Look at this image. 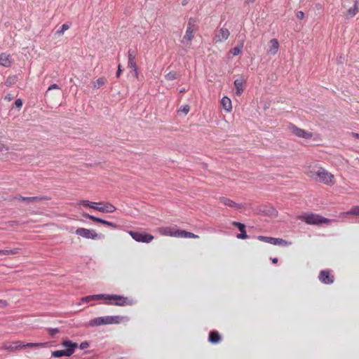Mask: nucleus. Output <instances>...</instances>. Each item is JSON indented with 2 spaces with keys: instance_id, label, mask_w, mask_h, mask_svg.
<instances>
[{
  "instance_id": "nucleus-1",
  "label": "nucleus",
  "mask_w": 359,
  "mask_h": 359,
  "mask_svg": "<svg viewBox=\"0 0 359 359\" xmlns=\"http://www.w3.org/2000/svg\"><path fill=\"white\" fill-rule=\"evenodd\" d=\"M102 299L113 300L114 302H110L108 304H113L116 306H126L131 304V302L128 299L127 297H124L121 295L117 294H93L88 295L81 298V301L83 302H88L92 300H100Z\"/></svg>"
},
{
  "instance_id": "nucleus-2",
  "label": "nucleus",
  "mask_w": 359,
  "mask_h": 359,
  "mask_svg": "<svg viewBox=\"0 0 359 359\" xmlns=\"http://www.w3.org/2000/svg\"><path fill=\"white\" fill-rule=\"evenodd\" d=\"M62 346L66 347L65 350H57L52 352L51 355L54 358H60L62 356H71L78 347V344L72 342L70 340H64L62 342Z\"/></svg>"
},
{
  "instance_id": "nucleus-3",
  "label": "nucleus",
  "mask_w": 359,
  "mask_h": 359,
  "mask_svg": "<svg viewBox=\"0 0 359 359\" xmlns=\"http://www.w3.org/2000/svg\"><path fill=\"white\" fill-rule=\"evenodd\" d=\"M297 218L310 225L328 224L330 221L329 219L323 217L320 215L313 213L301 215Z\"/></svg>"
},
{
  "instance_id": "nucleus-4",
  "label": "nucleus",
  "mask_w": 359,
  "mask_h": 359,
  "mask_svg": "<svg viewBox=\"0 0 359 359\" xmlns=\"http://www.w3.org/2000/svg\"><path fill=\"white\" fill-rule=\"evenodd\" d=\"M195 22L196 21L194 18H190L189 20L186 33L181 41L183 44L189 45L191 41L193 40L194 37V32L196 30Z\"/></svg>"
},
{
  "instance_id": "nucleus-5",
  "label": "nucleus",
  "mask_w": 359,
  "mask_h": 359,
  "mask_svg": "<svg viewBox=\"0 0 359 359\" xmlns=\"http://www.w3.org/2000/svg\"><path fill=\"white\" fill-rule=\"evenodd\" d=\"M316 180L325 184H334V175L323 168H318Z\"/></svg>"
},
{
  "instance_id": "nucleus-6",
  "label": "nucleus",
  "mask_w": 359,
  "mask_h": 359,
  "mask_svg": "<svg viewBox=\"0 0 359 359\" xmlns=\"http://www.w3.org/2000/svg\"><path fill=\"white\" fill-rule=\"evenodd\" d=\"M288 130L295 136L304 139H311L313 137V134L304 129L299 128L294 124L290 123L287 125Z\"/></svg>"
},
{
  "instance_id": "nucleus-7",
  "label": "nucleus",
  "mask_w": 359,
  "mask_h": 359,
  "mask_svg": "<svg viewBox=\"0 0 359 359\" xmlns=\"http://www.w3.org/2000/svg\"><path fill=\"white\" fill-rule=\"evenodd\" d=\"M128 233L137 242L149 243L154 239V236L152 235L147 233L130 231H128Z\"/></svg>"
},
{
  "instance_id": "nucleus-8",
  "label": "nucleus",
  "mask_w": 359,
  "mask_h": 359,
  "mask_svg": "<svg viewBox=\"0 0 359 359\" xmlns=\"http://www.w3.org/2000/svg\"><path fill=\"white\" fill-rule=\"evenodd\" d=\"M76 234L85 238H91L93 240L101 238V236L97 234L95 230L88 229L85 228H78L76 231Z\"/></svg>"
},
{
  "instance_id": "nucleus-9",
  "label": "nucleus",
  "mask_w": 359,
  "mask_h": 359,
  "mask_svg": "<svg viewBox=\"0 0 359 359\" xmlns=\"http://www.w3.org/2000/svg\"><path fill=\"white\" fill-rule=\"evenodd\" d=\"M258 240L270 243L274 245H287V242L282 238H276L269 236H259L257 237Z\"/></svg>"
},
{
  "instance_id": "nucleus-10",
  "label": "nucleus",
  "mask_w": 359,
  "mask_h": 359,
  "mask_svg": "<svg viewBox=\"0 0 359 359\" xmlns=\"http://www.w3.org/2000/svg\"><path fill=\"white\" fill-rule=\"evenodd\" d=\"M230 35L228 29L222 27L215 34L214 41L215 43H222L226 41Z\"/></svg>"
},
{
  "instance_id": "nucleus-11",
  "label": "nucleus",
  "mask_w": 359,
  "mask_h": 359,
  "mask_svg": "<svg viewBox=\"0 0 359 359\" xmlns=\"http://www.w3.org/2000/svg\"><path fill=\"white\" fill-rule=\"evenodd\" d=\"M318 278L320 281L324 284H332L334 283V276L330 274V271L323 270L320 272Z\"/></svg>"
},
{
  "instance_id": "nucleus-12",
  "label": "nucleus",
  "mask_w": 359,
  "mask_h": 359,
  "mask_svg": "<svg viewBox=\"0 0 359 359\" xmlns=\"http://www.w3.org/2000/svg\"><path fill=\"white\" fill-rule=\"evenodd\" d=\"M83 217L86 218V219H91L93 222H99V223H101L102 224L109 226H110V227H111L113 229H116L117 227V225L115 224L113 222H111L102 219L101 218L95 217L93 215H90L87 214V213H83Z\"/></svg>"
},
{
  "instance_id": "nucleus-13",
  "label": "nucleus",
  "mask_w": 359,
  "mask_h": 359,
  "mask_svg": "<svg viewBox=\"0 0 359 359\" xmlns=\"http://www.w3.org/2000/svg\"><path fill=\"white\" fill-rule=\"evenodd\" d=\"M107 316L95 318L89 321V325L91 327L100 326L102 325H109Z\"/></svg>"
},
{
  "instance_id": "nucleus-14",
  "label": "nucleus",
  "mask_w": 359,
  "mask_h": 359,
  "mask_svg": "<svg viewBox=\"0 0 359 359\" xmlns=\"http://www.w3.org/2000/svg\"><path fill=\"white\" fill-rule=\"evenodd\" d=\"M116 210V207L110 203H105L98 205L97 210L101 212L112 213Z\"/></svg>"
},
{
  "instance_id": "nucleus-15",
  "label": "nucleus",
  "mask_w": 359,
  "mask_h": 359,
  "mask_svg": "<svg viewBox=\"0 0 359 359\" xmlns=\"http://www.w3.org/2000/svg\"><path fill=\"white\" fill-rule=\"evenodd\" d=\"M50 198L47 196H31V197H25L20 196L18 198L19 201H25L27 203H39L43 201H48Z\"/></svg>"
},
{
  "instance_id": "nucleus-16",
  "label": "nucleus",
  "mask_w": 359,
  "mask_h": 359,
  "mask_svg": "<svg viewBox=\"0 0 359 359\" xmlns=\"http://www.w3.org/2000/svg\"><path fill=\"white\" fill-rule=\"evenodd\" d=\"M169 235L175 236V237H182V238H198V236L191 233L189 232L184 230H177L173 233H170Z\"/></svg>"
},
{
  "instance_id": "nucleus-17",
  "label": "nucleus",
  "mask_w": 359,
  "mask_h": 359,
  "mask_svg": "<svg viewBox=\"0 0 359 359\" xmlns=\"http://www.w3.org/2000/svg\"><path fill=\"white\" fill-rule=\"evenodd\" d=\"M3 348L9 351H15L20 349V341H6L3 345Z\"/></svg>"
},
{
  "instance_id": "nucleus-18",
  "label": "nucleus",
  "mask_w": 359,
  "mask_h": 359,
  "mask_svg": "<svg viewBox=\"0 0 359 359\" xmlns=\"http://www.w3.org/2000/svg\"><path fill=\"white\" fill-rule=\"evenodd\" d=\"M12 65V59L11 55L3 53L0 55V65L9 67Z\"/></svg>"
},
{
  "instance_id": "nucleus-19",
  "label": "nucleus",
  "mask_w": 359,
  "mask_h": 359,
  "mask_svg": "<svg viewBox=\"0 0 359 359\" xmlns=\"http://www.w3.org/2000/svg\"><path fill=\"white\" fill-rule=\"evenodd\" d=\"M232 224L234 226H236L239 231L240 233L237 234L236 237L239 239H245L248 238V235L245 231V225L242 223H240L238 222H233Z\"/></svg>"
},
{
  "instance_id": "nucleus-20",
  "label": "nucleus",
  "mask_w": 359,
  "mask_h": 359,
  "mask_svg": "<svg viewBox=\"0 0 359 359\" xmlns=\"http://www.w3.org/2000/svg\"><path fill=\"white\" fill-rule=\"evenodd\" d=\"M219 201L226 206L233 208L236 209L241 208V205L233 201L232 200L226 197H219Z\"/></svg>"
},
{
  "instance_id": "nucleus-21",
  "label": "nucleus",
  "mask_w": 359,
  "mask_h": 359,
  "mask_svg": "<svg viewBox=\"0 0 359 359\" xmlns=\"http://www.w3.org/2000/svg\"><path fill=\"white\" fill-rule=\"evenodd\" d=\"M270 46L268 49V53L271 55H276L279 48V43L277 39H273L269 41Z\"/></svg>"
},
{
  "instance_id": "nucleus-22",
  "label": "nucleus",
  "mask_w": 359,
  "mask_h": 359,
  "mask_svg": "<svg viewBox=\"0 0 359 359\" xmlns=\"http://www.w3.org/2000/svg\"><path fill=\"white\" fill-rule=\"evenodd\" d=\"M208 340L212 344H217L220 341L221 337L217 331H211L209 333Z\"/></svg>"
},
{
  "instance_id": "nucleus-23",
  "label": "nucleus",
  "mask_w": 359,
  "mask_h": 359,
  "mask_svg": "<svg viewBox=\"0 0 359 359\" xmlns=\"http://www.w3.org/2000/svg\"><path fill=\"white\" fill-rule=\"evenodd\" d=\"M358 1H355L353 6L350 8L347 11L346 17L348 18H351L354 17L357 14V13L358 11Z\"/></svg>"
},
{
  "instance_id": "nucleus-24",
  "label": "nucleus",
  "mask_w": 359,
  "mask_h": 359,
  "mask_svg": "<svg viewBox=\"0 0 359 359\" xmlns=\"http://www.w3.org/2000/svg\"><path fill=\"white\" fill-rule=\"evenodd\" d=\"M221 104L222 107L227 111H230L231 109H232L231 101L227 97H224L221 100Z\"/></svg>"
},
{
  "instance_id": "nucleus-25",
  "label": "nucleus",
  "mask_w": 359,
  "mask_h": 359,
  "mask_svg": "<svg viewBox=\"0 0 359 359\" xmlns=\"http://www.w3.org/2000/svg\"><path fill=\"white\" fill-rule=\"evenodd\" d=\"M46 345V343H24L20 341V349L26 348L41 347Z\"/></svg>"
},
{
  "instance_id": "nucleus-26",
  "label": "nucleus",
  "mask_w": 359,
  "mask_h": 359,
  "mask_svg": "<svg viewBox=\"0 0 359 359\" xmlns=\"http://www.w3.org/2000/svg\"><path fill=\"white\" fill-rule=\"evenodd\" d=\"M243 81L242 79H236L234 81V86H235V88L236 90V93L237 95H241V94L242 93V92L243 90Z\"/></svg>"
},
{
  "instance_id": "nucleus-27",
  "label": "nucleus",
  "mask_w": 359,
  "mask_h": 359,
  "mask_svg": "<svg viewBox=\"0 0 359 359\" xmlns=\"http://www.w3.org/2000/svg\"><path fill=\"white\" fill-rule=\"evenodd\" d=\"M80 204L85 205V206H88L90 208H93V209L97 210V205H102V203H95V202H90L88 200H82V201H81Z\"/></svg>"
},
{
  "instance_id": "nucleus-28",
  "label": "nucleus",
  "mask_w": 359,
  "mask_h": 359,
  "mask_svg": "<svg viewBox=\"0 0 359 359\" xmlns=\"http://www.w3.org/2000/svg\"><path fill=\"white\" fill-rule=\"evenodd\" d=\"M319 167H317V166H314V167H309L308 170L306 171V175L316 180V178L317 177V171H318V168Z\"/></svg>"
},
{
  "instance_id": "nucleus-29",
  "label": "nucleus",
  "mask_w": 359,
  "mask_h": 359,
  "mask_svg": "<svg viewBox=\"0 0 359 359\" xmlns=\"http://www.w3.org/2000/svg\"><path fill=\"white\" fill-rule=\"evenodd\" d=\"M18 81V76L16 75H11L6 78L5 81V85L8 87H11L14 85Z\"/></svg>"
},
{
  "instance_id": "nucleus-30",
  "label": "nucleus",
  "mask_w": 359,
  "mask_h": 359,
  "mask_svg": "<svg viewBox=\"0 0 359 359\" xmlns=\"http://www.w3.org/2000/svg\"><path fill=\"white\" fill-rule=\"evenodd\" d=\"M70 27V24L65 23L63 24L57 31L55 32V34L58 36L62 35L65 31L69 29Z\"/></svg>"
},
{
  "instance_id": "nucleus-31",
  "label": "nucleus",
  "mask_w": 359,
  "mask_h": 359,
  "mask_svg": "<svg viewBox=\"0 0 359 359\" xmlns=\"http://www.w3.org/2000/svg\"><path fill=\"white\" fill-rule=\"evenodd\" d=\"M122 317L118 316H108L109 324H118L121 323Z\"/></svg>"
},
{
  "instance_id": "nucleus-32",
  "label": "nucleus",
  "mask_w": 359,
  "mask_h": 359,
  "mask_svg": "<svg viewBox=\"0 0 359 359\" xmlns=\"http://www.w3.org/2000/svg\"><path fill=\"white\" fill-rule=\"evenodd\" d=\"M19 248H14L11 250H0L1 255H15L18 253Z\"/></svg>"
},
{
  "instance_id": "nucleus-33",
  "label": "nucleus",
  "mask_w": 359,
  "mask_h": 359,
  "mask_svg": "<svg viewBox=\"0 0 359 359\" xmlns=\"http://www.w3.org/2000/svg\"><path fill=\"white\" fill-rule=\"evenodd\" d=\"M105 83V79L100 77L93 82V87L94 88H99Z\"/></svg>"
},
{
  "instance_id": "nucleus-34",
  "label": "nucleus",
  "mask_w": 359,
  "mask_h": 359,
  "mask_svg": "<svg viewBox=\"0 0 359 359\" xmlns=\"http://www.w3.org/2000/svg\"><path fill=\"white\" fill-rule=\"evenodd\" d=\"M128 67L130 69H131L133 71H134L135 76H137V67L135 60H128Z\"/></svg>"
},
{
  "instance_id": "nucleus-35",
  "label": "nucleus",
  "mask_w": 359,
  "mask_h": 359,
  "mask_svg": "<svg viewBox=\"0 0 359 359\" xmlns=\"http://www.w3.org/2000/svg\"><path fill=\"white\" fill-rule=\"evenodd\" d=\"M346 214L359 215V206H353L349 211L346 212Z\"/></svg>"
},
{
  "instance_id": "nucleus-36",
  "label": "nucleus",
  "mask_w": 359,
  "mask_h": 359,
  "mask_svg": "<svg viewBox=\"0 0 359 359\" xmlns=\"http://www.w3.org/2000/svg\"><path fill=\"white\" fill-rule=\"evenodd\" d=\"M242 47H243V44L241 45V46H236V47H234L233 48H232L231 50V53L233 55H239L241 53V49H242Z\"/></svg>"
},
{
  "instance_id": "nucleus-37",
  "label": "nucleus",
  "mask_w": 359,
  "mask_h": 359,
  "mask_svg": "<svg viewBox=\"0 0 359 359\" xmlns=\"http://www.w3.org/2000/svg\"><path fill=\"white\" fill-rule=\"evenodd\" d=\"M165 79L168 81H172L177 79V74L173 72H170L165 75Z\"/></svg>"
},
{
  "instance_id": "nucleus-38",
  "label": "nucleus",
  "mask_w": 359,
  "mask_h": 359,
  "mask_svg": "<svg viewBox=\"0 0 359 359\" xmlns=\"http://www.w3.org/2000/svg\"><path fill=\"white\" fill-rule=\"evenodd\" d=\"M189 109H190V107L189 105L187 104H185V105H182L180 109H179V111H181V112H183L185 114H188V112L189 111Z\"/></svg>"
},
{
  "instance_id": "nucleus-39",
  "label": "nucleus",
  "mask_w": 359,
  "mask_h": 359,
  "mask_svg": "<svg viewBox=\"0 0 359 359\" xmlns=\"http://www.w3.org/2000/svg\"><path fill=\"white\" fill-rule=\"evenodd\" d=\"M60 330L58 328H48V332L51 336L53 337L55 334L58 333Z\"/></svg>"
},
{
  "instance_id": "nucleus-40",
  "label": "nucleus",
  "mask_w": 359,
  "mask_h": 359,
  "mask_svg": "<svg viewBox=\"0 0 359 359\" xmlns=\"http://www.w3.org/2000/svg\"><path fill=\"white\" fill-rule=\"evenodd\" d=\"M128 60H135V53L134 50H133L132 49H130L128 50Z\"/></svg>"
},
{
  "instance_id": "nucleus-41",
  "label": "nucleus",
  "mask_w": 359,
  "mask_h": 359,
  "mask_svg": "<svg viewBox=\"0 0 359 359\" xmlns=\"http://www.w3.org/2000/svg\"><path fill=\"white\" fill-rule=\"evenodd\" d=\"M15 106L18 109H20L22 107V101L21 99H17L15 102Z\"/></svg>"
},
{
  "instance_id": "nucleus-42",
  "label": "nucleus",
  "mask_w": 359,
  "mask_h": 359,
  "mask_svg": "<svg viewBox=\"0 0 359 359\" xmlns=\"http://www.w3.org/2000/svg\"><path fill=\"white\" fill-rule=\"evenodd\" d=\"M53 89H60V87H59V86H58L57 84H55V83L52 84V85H50V86L48 87V90H47V91H46V93H47L48 91H50V90H53Z\"/></svg>"
},
{
  "instance_id": "nucleus-43",
  "label": "nucleus",
  "mask_w": 359,
  "mask_h": 359,
  "mask_svg": "<svg viewBox=\"0 0 359 359\" xmlns=\"http://www.w3.org/2000/svg\"><path fill=\"white\" fill-rule=\"evenodd\" d=\"M296 16L298 19L302 20L304 18V13L303 11H297L296 13Z\"/></svg>"
},
{
  "instance_id": "nucleus-44",
  "label": "nucleus",
  "mask_w": 359,
  "mask_h": 359,
  "mask_svg": "<svg viewBox=\"0 0 359 359\" xmlns=\"http://www.w3.org/2000/svg\"><path fill=\"white\" fill-rule=\"evenodd\" d=\"M89 346V344L87 341H83L80 344L79 348L81 349H85Z\"/></svg>"
},
{
  "instance_id": "nucleus-45",
  "label": "nucleus",
  "mask_w": 359,
  "mask_h": 359,
  "mask_svg": "<svg viewBox=\"0 0 359 359\" xmlns=\"http://www.w3.org/2000/svg\"><path fill=\"white\" fill-rule=\"evenodd\" d=\"M7 305L8 303L6 300L0 299V308H5Z\"/></svg>"
},
{
  "instance_id": "nucleus-46",
  "label": "nucleus",
  "mask_w": 359,
  "mask_h": 359,
  "mask_svg": "<svg viewBox=\"0 0 359 359\" xmlns=\"http://www.w3.org/2000/svg\"><path fill=\"white\" fill-rule=\"evenodd\" d=\"M121 71L122 70H121V65H119L118 67V70H117L116 74L117 77H119Z\"/></svg>"
},
{
  "instance_id": "nucleus-47",
  "label": "nucleus",
  "mask_w": 359,
  "mask_h": 359,
  "mask_svg": "<svg viewBox=\"0 0 359 359\" xmlns=\"http://www.w3.org/2000/svg\"><path fill=\"white\" fill-rule=\"evenodd\" d=\"M351 135L353 137H355L357 139H359V133H351Z\"/></svg>"
},
{
  "instance_id": "nucleus-48",
  "label": "nucleus",
  "mask_w": 359,
  "mask_h": 359,
  "mask_svg": "<svg viewBox=\"0 0 359 359\" xmlns=\"http://www.w3.org/2000/svg\"><path fill=\"white\" fill-rule=\"evenodd\" d=\"M13 99V97L8 94L5 96V100H7L8 101H11Z\"/></svg>"
},
{
  "instance_id": "nucleus-49",
  "label": "nucleus",
  "mask_w": 359,
  "mask_h": 359,
  "mask_svg": "<svg viewBox=\"0 0 359 359\" xmlns=\"http://www.w3.org/2000/svg\"><path fill=\"white\" fill-rule=\"evenodd\" d=\"M271 260L273 264H276L278 262V258H276V257L271 258Z\"/></svg>"
},
{
  "instance_id": "nucleus-50",
  "label": "nucleus",
  "mask_w": 359,
  "mask_h": 359,
  "mask_svg": "<svg viewBox=\"0 0 359 359\" xmlns=\"http://www.w3.org/2000/svg\"><path fill=\"white\" fill-rule=\"evenodd\" d=\"M338 62H340V63L343 62V58L341 56H340L339 59L338 60Z\"/></svg>"
},
{
  "instance_id": "nucleus-51",
  "label": "nucleus",
  "mask_w": 359,
  "mask_h": 359,
  "mask_svg": "<svg viewBox=\"0 0 359 359\" xmlns=\"http://www.w3.org/2000/svg\"><path fill=\"white\" fill-rule=\"evenodd\" d=\"M255 0H248V3H250V2H254Z\"/></svg>"
},
{
  "instance_id": "nucleus-52",
  "label": "nucleus",
  "mask_w": 359,
  "mask_h": 359,
  "mask_svg": "<svg viewBox=\"0 0 359 359\" xmlns=\"http://www.w3.org/2000/svg\"><path fill=\"white\" fill-rule=\"evenodd\" d=\"M180 93H184V92H185V89H184H184H182V90H180Z\"/></svg>"
}]
</instances>
